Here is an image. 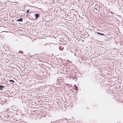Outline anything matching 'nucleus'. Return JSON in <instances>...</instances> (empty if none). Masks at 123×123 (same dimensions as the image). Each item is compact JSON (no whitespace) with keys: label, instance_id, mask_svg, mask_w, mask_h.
<instances>
[{"label":"nucleus","instance_id":"1","mask_svg":"<svg viewBox=\"0 0 123 123\" xmlns=\"http://www.w3.org/2000/svg\"><path fill=\"white\" fill-rule=\"evenodd\" d=\"M23 18H20L19 19L17 20V21H20L22 22V21H23Z\"/></svg>","mask_w":123,"mask_h":123},{"label":"nucleus","instance_id":"2","mask_svg":"<svg viewBox=\"0 0 123 123\" xmlns=\"http://www.w3.org/2000/svg\"><path fill=\"white\" fill-rule=\"evenodd\" d=\"M35 18H38L39 17V14H35Z\"/></svg>","mask_w":123,"mask_h":123},{"label":"nucleus","instance_id":"3","mask_svg":"<svg viewBox=\"0 0 123 123\" xmlns=\"http://www.w3.org/2000/svg\"><path fill=\"white\" fill-rule=\"evenodd\" d=\"M63 48L62 47L60 46V47H59V49L60 50H62Z\"/></svg>","mask_w":123,"mask_h":123},{"label":"nucleus","instance_id":"4","mask_svg":"<svg viewBox=\"0 0 123 123\" xmlns=\"http://www.w3.org/2000/svg\"><path fill=\"white\" fill-rule=\"evenodd\" d=\"M97 33L101 35L104 36V34L103 33Z\"/></svg>","mask_w":123,"mask_h":123},{"label":"nucleus","instance_id":"5","mask_svg":"<svg viewBox=\"0 0 123 123\" xmlns=\"http://www.w3.org/2000/svg\"><path fill=\"white\" fill-rule=\"evenodd\" d=\"M4 86H1L0 85V89H1L0 88H3L4 87Z\"/></svg>","mask_w":123,"mask_h":123},{"label":"nucleus","instance_id":"6","mask_svg":"<svg viewBox=\"0 0 123 123\" xmlns=\"http://www.w3.org/2000/svg\"><path fill=\"white\" fill-rule=\"evenodd\" d=\"M9 81L11 82H12L13 83H14V81H13V80H9Z\"/></svg>","mask_w":123,"mask_h":123},{"label":"nucleus","instance_id":"7","mask_svg":"<svg viewBox=\"0 0 123 123\" xmlns=\"http://www.w3.org/2000/svg\"><path fill=\"white\" fill-rule=\"evenodd\" d=\"M74 86L76 87V88L75 89V90H77V87L76 86V85H75Z\"/></svg>","mask_w":123,"mask_h":123},{"label":"nucleus","instance_id":"8","mask_svg":"<svg viewBox=\"0 0 123 123\" xmlns=\"http://www.w3.org/2000/svg\"><path fill=\"white\" fill-rule=\"evenodd\" d=\"M30 10L29 9L27 10V11H26V12L27 13L28 12L30 11Z\"/></svg>","mask_w":123,"mask_h":123},{"label":"nucleus","instance_id":"9","mask_svg":"<svg viewBox=\"0 0 123 123\" xmlns=\"http://www.w3.org/2000/svg\"><path fill=\"white\" fill-rule=\"evenodd\" d=\"M110 12L112 14H114V13H113L112 12L110 11Z\"/></svg>","mask_w":123,"mask_h":123},{"label":"nucleus","instance_id":"10","mask_svg":"<svg viewBox=\"0 0 123 123\" xmlns=\"http://www.w3.org/2000/svg\"><path fill=\"white\" fill-rule=\"evenodd\" d=\"M29 55H30V56H32V55H30V54H29Z\"/></svg>","mask_w":123,"mask_h":123}]
</instances>
